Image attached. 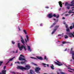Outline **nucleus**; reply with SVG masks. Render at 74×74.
I'll list each match as a JSON object with an SVG mask.
<instances>
[{"mask_svg": "<svg viewBox=\"0 0 74 74\" xmlns=\"http://www.w3.org/2000/svg\"><path fill=\"white\" fill-rule=\"evenodd\" d=\"M26 67V68H25ZM25 67H23L22 66H18L17 67V69H19V70H27L31 68V67L29 65H26L25 66Z\"/></svg>", "mask_w": 74, "mask_h": 74, "instance_id": "1", "label": "nucleus"}, {"mask_svg": "<svg viewBox=\"0 0 74 74\" xmlns=\"http://www.w3.org/2000/svg\"><path fill=\"white\" fill-rule=\"evenodd\" d=\"M19 60H24V62H21V64H25V62H27V60H26V59L25 58H22L21 57H19Z\"/></svg>", "mask_w": 74, "mask_h": 74, "instance_id": "2", "label": "nucleus"}, {"mask_svg": "<svg viewBox=\"0 0 74 74\" xmlns=\"http://www.w3.org/2000/svg\"><path fill=\"white\" fill-rule=\"evenodd\" d=\"M59 25L56 26L55 27V29H53V32H52V33H51L52 34H53L54 33H55V32H56V31L57 29H58V28H59Z\"/></svg>", "mask_w": 74, "mask_h": 74, "instance_id": "3", "label": "nucleus"}, {"mask_svg": "<svg viewBox=\"0 0 74 74\" xmlns=\"http://www.w3.org/2000/svg\"><path fill=\"white\" fill-rule=\"evenodd\" d=\"M36 72L37 73H38V74H40V72L39 71L41 70V68H36L35 69Z\"/></svg>", "mask_w": 74, "mask_h": 74, "instance_id": "4", "label": "nucleus"}, {"mask_svg": "<svg viewBox=\"0 0 74 74\" xmlns=\"http://www.w3.org/2000/svg\"><path fill=\"white\" fill-rule=\"evenodd\" d=\"M56 61L57 62H56L55 61H54V62L55 63V64H56V65H58V66H62L63 65V64H61V63L59 62V61L57 60H56Z\"/></svg>", "mask_w": 74, "mask_h": 74, "instance_id": "5", "label": "nucleus"}, {"mask_svg": "<svg viewBox=\"0 0 74 74\" xmlns=\"http://www.w3.org/2000/svg\"><path fill=\"white\" fill-rule=\"evenodd\" d=\"M59 21V19H58L56 21L54 22V23H53L52 25L50 27V28H52V27H53L56 24V23L58 22Z\"/></svg>", "mask_w": 74, "mask_h": 74, "instance_id": "6", "label": "nucleus"}, {"mask_svg": "<svg viewBox=\"0 0 74 74\" xmlns=\"http://www.w3.org/2000/svg\"><path fill=\"white\" fill-rule=\"evenodd\" d=\"M29 74H36L35 72L32 69H30L29 71Z\"/></svg>", "mask_w": 74, "mask_h": 74, "instance_id": "7", "label": "nucleus"}, {"mask_svg": "<svg viewBox=\"0 0 74 74\" xmlns=\"http://www.w3.org/2000/svg\"><path fill=\"white\" fill-rule=\"evenodd\" d=\"M21 41L22 43V44H23V45H25V41H24V40H23V38L22 37V36H21Z\"/></svg>", "mask_w": 74, "mask_h": 74, "instance_id": "8", "label": "nucleus"}, {"mask_svg": "<svg viewBox=\"0 0 74 74\" xmlns=\"http://www.w3.org/2000/svg\"><path fill=\"white\" fill-rule=\"evenodd\" d=\"M36 58H37V59H39V60H44L43 58H42L41 56L39 57L38 56H36Z\"/></svg>", "mask_w": 74, "mask_h": 74, "instance_id": "9", "label": "nucleus"}, {"mask_svg": "<svg viewBox=\"0 0 74 74\" xmlns=\"http://www.w3.org/2000/svg\"><path fill=\"white\" fill-rule=\"evenodd\" d=\"M48 17L49 18H51L53 17V15H52V13L49 14H48Z\"/></svg>", "mask_w": 74, "mask_h": 74, "instance_id": "10", "label": "nucleus"}, {"mask_svg": "<svg viewBox=\"0 0 74 74\" xmlns=\"http://www.w3.org/2000/svg\"><path fill=\"white\" fill-rule=\"evenodd\" d=\"M68 34L69 35V37H72L73 35V34L71 33H68Z\"/></svg>", "mask_w": 74, "mask_h": 74, "instance_id": "11", "label": "nucleus"}, {"mask_svg": "<svg viewBox=\"0 0 74 74\" xmlns=\"http://www.w3.org/2000/svg\"><path fill=\"white\" fill-rule=\"evenodd\" d=\"M58 3L60 7H62V2L60 1Z\"/></svg>", "mask_w": 74, "mask_h": 74, "instance_id": "12", "label": "nucleus"}, {"mask_svg": "<svg viewBox=\"0 0 74 74\" xmlns=\"http://www.w3.org/2000/svg\"><path fill=\"white\" fill-rule=\"evenodd\" d=\"M7 71L6 70H3L2 71V73L3 74H6V72Z\"/></svg>", "mask_w": 74, "mask_h": 74, "instance_id": "13", "label": "nucleus"}, {"mask_svg": "<svg viewBox=\"0 0 74 74\" xmlns=\"http://www.w3.org/2000/svg\"><path fill=\"white\" fill-rule=\"evenodd\" d=\"M70 42H65V41H63L62 42V43L63 44H67V43H69Z\"/></svg>", "mask_w": 74, "mask_h": 74, "instance_id": "14", "label": "nucleus"}, {"mask_svg": "<svg viewBox=\"0 0 74 74\" xmlns=\"http://www.w3.org/2000/svg\"><path fill=\"white\" fill-rule=\"evenodd\" d=\"M27 48L28 49V51H29L30 52H31L32 51L31 48H30V46H28L27 47Z\"/></svg>", "mask_w": 74, "mask_h": 74, "instance_id": "15", "label": "nucleus"}, {"mask_svg": "<svg viewBox=\"0 0 74 74\" xmlns=\"http://www.w3.org/2000/svg\"><path fill=\"white\" fill-rule=\"evenodd\" d=\"M72 58L73 60H74V51H72Z\"/></svg>", "mask_w": 74, "mask_h": 74, "instance_id": "16", "label": "nucleus"}, {"mask_svg": "<svg viewBox=\"0 0 74 74\" xmlns=\"http://www.w3.org/2000/svg\"><path fill=\"white\" fill-rule=\"evenodd\" d=\"M51 66H50L51 69L52 70H54V66H53V64H52Z\"/></svg>", "mask_w": 74, "mask_h": 74, "instance_id": "17", "label": "nucleus"}, {"mask_svg": "<svg viewBox=\"0 0 74 74\" xmlns=\"http://www.w3.org/2000/svg\"><path fill=\"white\" fill-rule=\"evenodd\" d=\"M15 58V57H13L12 58L10 59L9 60V61H12V60H13V59H14V58Z\"/></svg>", "mask_w": 74, "mask_h": 74, "instance_id": "18", "label": "nucleus"}, {"mask_svg": "<svg viewBox=\"0 0 74 74\" xmlns=\"http://www.w3.org/2000/svg\"><path fill=\"white\" fill-rule=\"evenodd\" d=\"M26 38L27 40V41L28 42H29V36H28L27 35L26 36Z\"/></svg>", "mask_w": 74, "mask_h": 74, "instance_id": "19", "label": "nucleus"}, {"mask_svg": "<svg viewBox=\"0 0 74 74\" xmlns=\"http://www.w3.org/2000/svg\"><path fill=\"white\" fill-rule=\"evenodd\" d=\"M68 6H73V7H74V5H73L72 4H68Z\"/></svg>", "mask_w": 74, "mask_h": 74, "instance_id": "20", "label": "nucleus"}, {"mask_svg": "<svg viewBox=\"0 0 74 74\" xmlns=\"http://www.w3.org/2000/svg\"><path fill=\"white\" fill-rule=\"evenodd\" d=\"M18 47V48L21 47V45L20 44V43H18L17 44Z\"/></svg>", "mask_w": 74, "mask_h": 74, "instance_id": "21", "label": "nucleus"}, {"mask_svg": "<svg viewBox=\"0 0 74 74\" xmlns=\"http://www.w3.org/2000/svg\"><path fill=\"white\" fill-rule=\"evenodd\" d=\"M66 31H67V32H70V29L69 27L67 28Z\"/></svg>", "mask_w": 74, "mask_h": 74, "instance_id": "22", "label": "nucleus"}, {"mask_svg": "<svg viewBox=\"0 0 74 74\" xmlns=\"http://www.w3.org/2000/svg\"><path fill=\"white\" fill-rule=\"evenodd\" d=\"M64 38H65V39H66V38H68L69 37H68V36L66 35H65L64 36Z\"/></svg>", "mask_w": 74, "mask_h": 74, "instance_id": "23", "label": "nucleus"}, {"mask_svg": "<svg viewBox=\"0 0 74 74\" xmlns=\"http://www.w3.org/2000/svg\"><path fill=\"white\" fill-rule=\"evenodd\" d=\"M71 4L73 5H74V0L72 1L71 2Z\"/></svg>", "mask_w": 74, "mask_h": 74, "instance_id": "24", "label": "nucleus"}, {"mask_svg": "<svg viewBox=\"0 0 74 74\" xmlns=\"http://www.w3.org/2000/svg\"><path fill=\"white\" fill-rule=\"evenodd\" d=\"M44 59L46 60H48V58H47V56H45Z\"/></svg>", "mask_w": 74, "mask_h": 74, "instance_id": "25", "label": "nucleus"}, {"mask_svg": "<svg viewBox=\"0 0 74 74\" xmlns=\"http://www.w3.org/2000/svg\"><path fill=\"white\" fill-rule=\"evenodd\" d=\"M69 28L70 29H73V27L72 26H70Z\"/></svg>", "mask_w": 74, "mask_h": 74, "instance_id": "26", "label": "nucleus"}, {"mask_svg": "<svg viewBox=\"0 0 74 74\" xmlns=\"http://www.w3.org/2000/svg\"><path fill=\"white\" fill-rule=\"evenodd\" d=\"M68 4H69V3H68L67 2L65 4V6H67V5L68 6Z\"/></svg>", "mask_w": 74, "mask_h": 74, "instance_id": "27", "label": "nucleus"}, {"mask_svg": "<svg viewBox=\"0 0 74 74\" xmlns=\"http://www.w3.org/2000/svg\"><path fill=\"white\" fill-rule=\"evenodd\" d=\"M3 63V62L2 61H0V66H1V64H2Z\"/></svg>", "mask_w": 74, "mask_h": 74, "instance_id": "28", "label": "nucleus"}, {"mask_svg": "<svg viewBox=\"0 0 74 74\" xmlns=\"http://www.w3.org/2000/svg\"><path fill=\"white\" fill-rule=\"evenodd\" d=\"M73 12L71 11V10H69L68 12L69 14H71V13H72Z\"/></svg>", "mask_w": 74, "mask_h": 74, "instance_id": "29", "label": "nucleus"}, {"mask_svg": "<svg viewBox=\"0 0 74 74\" xmlns=\"http://www.w3.org/2000/svg\"><path fill=\"white\" fill-rule=\"evenodd\" d=\"M30 58H31L32 59H37V58H36L35 57H30Z\"/></svg>", "mask_w": 74, "mask_h": 74, "instance_id": "30", "label": "nucleus"}, {"mask_svg": "<svg viewBox=\"0 0 74 74\" xmlns=\"http://www.w3.org/2000/svg\"><path fill=\"white\" fill-rule=\"evenodd\" d=\"M53 16H54V17H56V14H53Z\"/></svg>", "mask_w": 74, "mask_h": 74, "instance_id": "31", "label": "nucleus"}, {"mask_svg": "<svg viewBox=\"0 0 74 74\" xmlns=\"http://www.w3.org/2000/svg\"><path fill=\"white\" fill-rule=\"evenodd\" d=\"M66 8L68 10H69L70 9V6H67Z\"/></svg>", "mask_w": 74, "mask_h": 74, "instance_id": "32", "label": "nucleus"}, {"mask_svg": "<svg viewBox=\"0 0 74 74\" xmlns=\"http://www.w3.org/2000/svg\"><path fill=\"white\" fill-rule=\"evenodd\" d=\"M20 47L22 49H23V48L24 47V46H23V45H22L21 46V47Z\"/></svg>", "mask_w": 74, "mask_h": 74, "instance_id": "33", "label": "nucleus"}, {"mask_svg": "<svg viewBox=\"0 0 74 74\" xmlns=\"http://www.w3.org/2000/svg\"><path fill=\"white\" fill-rule=\"evenodd\" d=\"M18 48H19V49L20 51H22V49H21V47H18Z\"/></svg>", "mask_w": 74, "mask_h": 74, "instance_id": "34", "label": "nucleus"}, {"mask_svg": "<svg viewBox=\"0 0 74 74\" xmlns=\"http://www.w3.org/2000/svg\"><path fill=\"white\" fill-rule=\"evenodd\" d=\"M12 43L13 44H15V42H14V41H12Z\"/></svg>", "mask_w": 74, "mask_h": 74, "instance_id": "35", "label": "nucleus"}, {"mask_svg": "<svg viewBox=\"0 0 74 74\" xmlns=\"http://www.w3.org/2000/svg\"><path fill=\"white\" fill-rule=\"evenodd\" d=\"M24 32L25 33V34H27V33L26 32V30H24Z\"/></svg>", "mask_w": 74, "mask_h": 74, "instance_id": "36", "label": "nucleus"}, {"mask_svg": "<svg viewBox=\"0 0 74 74\" xmlns=\"http://www.w3.org/2000/svg\"><path fill=\"white\" fill-rule=\"evenodd\" d=\"M32 64H33V65H34V66H37V64L34 63H33Z\"/></svg>", "mask_w": 74, "mask_h": 74, "instance_id": "37", "label": "nucleus"}, {"mask_svg": "<svg viewBox=\"0 0 74 74\" xmlns=\"http://www.w3.org/2000/svg\"><path fill=\"white\" fill-rule=\"evenodd\" d=\"M23 48L25 51H26V47L24 46Z\"/></svg>", "mask_w": 74, "mask_h": 74, "instance_id": "38", "label": "nucleus"}, {"mask_svg": "<svg viewBox=\"0 0 74 74\" xmlns=\"http://www.w3.org/2000/svg\"><path fill=\"white\" fill-rule=\"evenodd\" d=\"M20 56H22L23 58H25V56H24L22 54L20 55Z\"/></svg>", "mask_w": 74, "mask_h": 74, "instance_id": "39", "label": "nucleus"}, {"mask_svg": "<svg viewBox=\"0 0 74 74\" xmlns=\"http://www.w3.org/2000/svg\"><path fill=\"white\" fill-rule=\"evenodd\" d=\"M59 16H60L59 15H58L57 16V17H56V18H59Z\"/></svg>", "mask_w": 74, "mask_h": 74, "instance_id": "40", "label": "nucleus"}, {"mask_svg": "<svg viewBox=\"0 0 74 74\" xmlns=\"http://www.w3.org/2000/svg\"><path fill=\"white\" fill-rule=\"evenodd\" d=\"M66 28H68V25L67 24H66Z\"/></svg>", "mask_w": 74, "mask_h": 74, "instance_id": "41", "label": "nucleus"}, {"mask_svg": "<svg viewBox=\"0 0 74 74\" xmlns=\"http://www.w3.org/2000/svg\"><path fill=\"white\" fill-rule=\"evenodd\" d=\"M25 40L26 43L27 42V40H26V39H25Z\"/></svg>", "mask_w": 74, "mask_h": 74, "instance_id": "42", "label": "nucleus"}, {"mask_svg": "<svg viewBox=\"0 0 74 74\" xmlns=\"http://www.w3.org/2000/svg\"><path fill=\"white\" fill-rule=\"evenodd\" d=\"M18 27L19 30V31H21V29H20V28H19V27L18 26Z\"/></svg>", "mask_w": 74, "mask_h": 74, "instance_id": "43", "label": "nucleus"}, {"mask_svg": "<svg viewBox=\"0 0 74 74\" xmlns=\"http://www.w3.org/2000/svg\"><path fill=\"white\" fill-rule=\"evenodd\" d=\"M5 67H6V66H4V67L3 68V69H4V70H5Z\"/></svg>", "mask_w": 74, "mask_h": 74, "instance_id": "44", "label": "nucleus"}, {"mask_svg": "<svg viewBox=\"0 0 74 74\" xmlns=\"http://www.w3.org/2000/svg\"><path fill=\"white\" fill-rule=\"evenodd\" d=\"M71 52H73V48H71Z\"/></svg>", "mask_w": 74, "mask_h": 74, "instance_id": "45", "label": "nucleus"}, {"mask_svg": "<svg viewBox=\"0 0 74 74\" xmlns=\"http://www.w3.org/2000/svg\"><path fill=\"white\" fill-rule=\"evenodd\" d=\"M63 23L64 25H66V22H64Z\"/></svg>", "mask_w": 74, "mask_h": 74, "instance_id": "46", "label": "nucleus"}, {"mask_svg": "<svg viewBox=\"0 0 74 74\" xmlns=\"http://www.w3.org/2000/svg\"><path fill=\"white\" fill-rule=\"evenodd\" d=\"M46 8H49V7L48 6H47L45 7Z\"/></svg>", "mask_w": 74, "mask_h": 74, "instance_id": "47", "label": "nucleus"}, {"mask_svg": "<svg viewBox=\"0 0 74 74\" xmlns=\"http://www.w3.org/2000/svg\"><path fill=\"white\" fill-rule=\"evenodd\" d=\"M68 71H69V72H71V73H73V71H70V70H69Z\"/></svg>", "mask_w": 74, "mask_h": 74, "instance_id": "48", "label": "nucleus"}, {"mask_svg": "<svg viewBox=\"0 0 74 74\" xmlns=\"http://www.w3.org/2000/svg\"><path fill=\"white\" fill-rule=\"evenodd\" d=\"M12 52H13V53H15V51H12Z\"/></svg>", "mask_w": 74, "mask_h": 74, "instance_id": "49", "label": "nucleus"}, {"mask_svg": "<svg viewBox=\"0 0 74 74\" xmlns=\"http://www.w3.org/2000/svg\"><path fill=\"white\" fill-rule=\"evenodd\" d=\"M42 64H43V65H46V64H44V63H42Z\"/></svg>", "mask_w": 74, "mask_h": 74, "instance_id": "50", "label": "nucleus"}, {"mask_svg": "<svg viewBox=\"0 0 74 74\" xmlns=\"http://www.w3.org/2000/svg\"><path fill=\"white\" fill-rule=\"evenodd\" d=\"M69 15V14H65V16H68Z\"/></svg>", "mask_w": 74, "mask_h": 74, "instance_id": "51", "label": "nucleus"}, {"mask_svg": "<svg viewBox=\"0 0 74 74\" xmlns=\"http://www.w3.org/2000/svg\"><path fill=\"white\" fill-rule=\"evenodd\" d=\"M60 10H61V8H59V11H60Z\"/></svg>", "mask_w": 74, "mask_h": 74, "instance_id": "52", "label": "nucleus"}, {"mask_svg": "<svg viewBox=\"0 0 74 74\" xmlns=\"http://www.w3.org/2000/svg\"><path fill=\"white\" fill-rule=\"evenodd\" d=\"M46 65H47V67H49V65H48V64H46Z\"/></svg>", "mask_w": 74, "mask_h": 74, "instance_id": "53", "label": "nucleus"}, {"mask_svg": "<svg viewBox=\"0 0 74 74\" xmlns=\"http://www.w3.org/2000/svg\"><path fill=\"white\" fill-rule=\"evenodd\" d=\"M71 9H73V8H74V7H72L71 8Z\"/></svg>", "mask_w": 74, "mask_h": 74, "instance_id": "54", "label": "nucleus"}, {"mask_svg": "<svg viewBox=\"0 0 74 74\" xmlns=\"http://www.w3.org/2000/svg\"><path fill=\"white\" fill-rule=\"evenodd\" d=\"M40 26H42V24H41L40 25Z\"/></svg>", "mask_w": 74, "mask_h": 74, "instance_id": "55", "label": "nucleus"}, {"mask_svg": "<svg viewBox=\"0 0 74 74\" xmlns=\"http://www.w3.org/2000/svg\"><path fill=\"white\" fill-rule=\"evenodd\" d=\"M62 19H65V18L63 17L62 18Z\"/></svg>", "mask_w": 74, "mask_h": 74, "instance_id": "56", "label": "nucleus"}, {"mask_svg": "<svg viewBox=\"0 0 74 74\" xmlns=\"http://www.w3.org/2000/svg\"><path fill=\"white\" fill-rule=\"evenodd\" d=\"M16 53H18V50H17L16 52H15Z\"/></svg>", "mask_w": 74, "mask_h": 74, "instance_id": "57", "label": "nucleus"}, {"mask_svg": "<svg viewBox=\"0 0 74 74\" xmlns=\"http://www.w3.org/2000/svg\"><path fill=\"white\" fill-rule=\"evenodd\" d=\"M10 61H8L7 62V64H8V63H9V62H10Z\"/></svg>", "mask_w": 74, "mask_h": 74, "instance_id": "58", "label": "nucleus"}, {"mask_svg": "<svg viewBox=\"0 0 74 74\" xmlns=\"http://www.w3.org/2000/svg\"><path fill=\"white\" fill-rule=\"evenodd\" d=\"M62 36V35H60V34H58V36Z\"/></svg>", "mask_w": 74, "mask_h": 74, "instance_id": "59", "label": "nucleus"}, {"mask_svg": "<svg viewBox=\"0 0 74 74\" xmlns=\"http://www.w3.org/2000/svg\"><path fill=\"white\" fill-rule=\"evenodd\" d=\"M67 51V49H66L64 51Z\"/></svg>", "mask_w": 74, "mask_h": 74, "instance_id": "60", "label": "nucleus"}, {"mask_svg": "<svg viewBox=\"0 0 74 74\" xmlns=\"http://www.w3.org/2000/svg\"><path fill=\"white\" fill-rule=\"evenodd\" d=\"M12 65H13V64H11V66H12Z\"/></svg>", "mask_w": 74, "mask_h": 74, "instance_id": "61", "label": "nucleus"}, {"mask_svg": "<svg viewBox=\"0 0 74 74\" xmlns=\"http://www.w3.org/2000/svg\"><path fill=\"white\" fill-rule=\"evenodd\" d=\"M72 36L74 37V34H73V35H72Z\"/></svg>", "mask_w": 74, "mask_h": 74, "instance_id": "62", "label": "nucleus"}, {"mask_svg": "<svg viewBox=\"0 0 74 74\" xmlns=\"http://www.w3.org/2000/svg\"><path fill=\"white\" fill-rule=\"evenodd\" d=\"M17 63H20V62H19L18 61L17 62Z\"/></svg>", "mask_w": 74, "mask_h": 74, "instance_id": "63", "label": "nucleus"}, {"mask_svg": "<svg viewBox=\"0 0 74 74\" xmlns=\"http://www.w3.org/2000/svg\"><path fill=\"white\" fill-rule=\"evenodd\" d=\"M74 14H73L72 15H71V16H73V15H74Z\"/></svg>", "mask_w": 74, "mask_h": 74, "instance_id": "64", "label": "nucleus"}]
</instances>
